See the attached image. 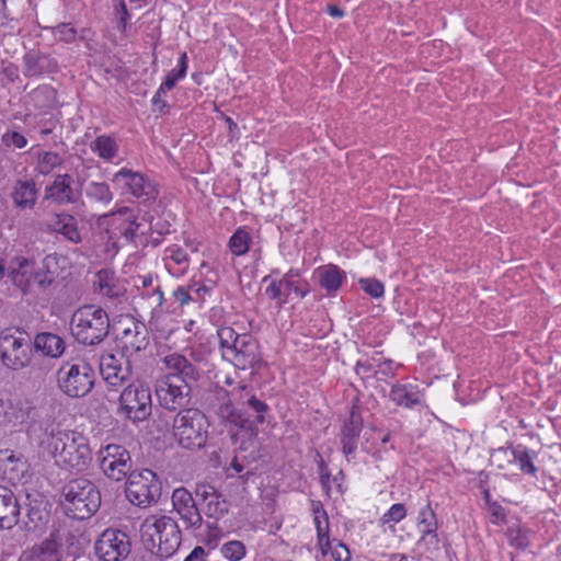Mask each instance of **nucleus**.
Here are the masks:
<instances>
[{
    "label": "nucleus",
    "instance_id": "72a5a7b5",
    "mask_svg": "<svg viewBox=\"0 0 561 561\" xmlns=\"http://www.w3.org/2000/svg\"><path fill=\"white\" fill-rule=\"evenodd\" d=\"M236 402L244 403L256 413V423H263L265 421L264 413L267 411V405L259 400L255 396L251 394V388L244 383L238 386L229 392Z\"/></svg>",
    "mask_w": 561,
    "mask_h": 561
},
{
    "label": "nucleus",
    "instance_id": "f03ea898",
    "mask_svg": "<svg viewBox=\"0 0 561 561\" xmlns=\"http://www.w3.org/2000/svg\"><path fill=\"white\" fill-rule=\"evenodd\" d=\"M141 541L151 553L161 559L172 557L181 545V531L178 523L170 516L152 514L140 525Z\"/></svg>",
    "mask_w": 561,
    "mask_h": 561
},
{
    "label": "nucleus",
    "instance_id": "6e6552de",
    "mask_svg": "<svg viewBox=\"0 0 561 561\" xmlns=\"http://www.w3.org/2000/svg\"><path fill=\"white\" fill-rule=\"evenodd\" d=\"M262 282L267 284L264 290L265 296L276 301L279 307L288 302L291 294L298 298H305L310 293V285L298 268H290L280 278L273 277L272 273L264 276Z\"/></svg>",
    "mask_w": 561,
    "mask_h": 561
},
{
    "label": "nucleus",
    "instance_id": "58836bf2",
    "mask_svg": "<svg viewBox=\"0 0 561 561\" xmlns=\"http://www.w3.org/2000/svg\"><path fill=\"white\" fill-rule=\"evenodd\" d=\"M230 400H234L230 396ZM218 416L227 423L233 424L240 428L252 430L253 423L248 417H245L241 412L236 410L229 401L228 403H224L218 409Z\"/></svg>",
    "mask_w": 561,
    "mask_h": 561
},
{
    "label": "nucleus",
    "instance_id": "412c9836",
    "mask_svg": "<svg viewBox=\"0 0 561 561\" xmlns=\"http://www.w3.org/2000/svg\"><path fill=\"white\" fill-rule=\"evenodd\" d=\"M416 528L420 534V545L424 543L434 549L438 548V523L436 513L430 503L420 508L416 518Z\"/></svg>",
    "mask_w": 561,
    "mask_h": 561
},
{
    "label": "nucleus",
    "instance_id": "2eb2a0df",
    "mask_svg": "<svg viewBox=\"0 0 561 561\" xmlns=\"http://www.w3.org/2000/svg\"><path fill=\"white\" fill-rule=\"evenodd\" d=\"M112 183L122 194L139 199H154L158 195L157 184L149 176L127 168L117 171L112 178Z\"/></svg>",
    "mask_w": 561,
    "mask_h": 561
},
{
    "label": "nucleus",
    "instance_id": "a18cd8bd",
    "mask_svg": "<svg viewBox=\"0 0 561 561\" xmlns=\"http://www.w3.org/2000/svg\"><path fill=\"white\" fill-rule=\"evenodd\" d=\"M85 194L89 198L102 203L104 205L110 204L113 199V194L110 186L104 182H91L85 188Z\"/></svg>",
    "mask_w": 561,
    "mask_h": 561
},
{
    "label": "nucleus",
    "instance_id": "f704fd0d",
    "mask_svg": "<svg viewBox=\"0 0 561 561\" xmlns=\"http://www.w3.org/2000/svg\"><path fill=\"white\" fill-rule=\"evenodd\" d=\"M12 199L16 207L31 209L37 199V190L33 181H18L12 191Z\"/></svg>",
    "mask_w": 561,
    "mask_h": 561
},
{
    "label": "nucleus",
    "instance_id": "ea45409f",
    "mask_svg": "<svg viewBox=\"0 0 561 561\" xmlns=\"http://www.w3.org/2000/svg\"><path fill=\"white\" fill-rule=\"evenodd\" d=\"M511 461L515 463L523 473L530 476L536 474L537 468L534 465L533 455L526 447L518 445L511 448Z\"/></svg>",
    "mask_w": 561,
    "mask_h": 561
},
{
    "label": "nucleus",
    "instance_id": "dca6fc26",
    "mask_svg": "<svg viewBox=\"0 0 561 561\" xmlns=\"http://www.w3.org/2000/svg\"><path fill=\"white\" fill-rule=\"evenodd\" d=\"M8 277L23 294L42 290L38 264L26 256H13L7 266Z\"/></svg>",
    "mask_w": 561,
    "mask_h": 561
},
{
    "label": "nucleus",
    "instance_id": "de8ad7c7",
    "mask_svg": "<svg viewBox=\"0 0 561 561\" xmlns=\"http://www.w3.org/2000/svg\"><path fill=\"white\" fill-rule=\"evenodd\" d=\"M229 511V503L220 493L216 494L205 504V513L208 517L220 518Z\"/></svg>",
    "mask_w": 561,
    "mask_h": 561
},
{
    "label": "nucleus",
    "instance_id": "338daca9",
    "mask_svg": "<svg viewBox=\"0 0 561 561\" xmlns=\"http://www.w3.org/2000/svg\"><path fill=\"white\" fill-rule=\"evenodd\" d=\"M382 367L379 373L385 376H393L396 374V366L392 360L383 359L381 363Z\"/></svg>",
    "mask_w": 561,
    "mask_h": 561
},
{
    "label": "nucleus",
    "instance_id": "13d9d810",
    "mask_svg": "<svg viewBox=\"0 0 561 561\" xmlns=\"http://www.w3.org/2000/svg\"><path fill=\"white\" fill-rule=\"evenodd\" d=\"M331 557L334 561H351V552L347 546L340 541L331 546Z\"/></svg>",
    "mask_w": 561,
    "mask_h": 561
},
{
    "label": "nucleus",
    "instance_id": "864d4df0",
    "mask_svg": "<svg viewBox=\"0 0 561 561\" xmlns=\"http://www.w3.org/2000/svg\"><path fill=\"white\" fill-rule=\"evenodd\" d=\"M140 290V297L148 302V308L151 309V311H156L157 309L161 308L163 302V293L160 290V287L156 285V287L148 288L146 290Z\"/></svg>",
    "mask_w": 561,
    "mask_h": 561
},
{
    "label": "nucleus",
    "instance_id": "9d476101",
    "mask_svg": "<svg viewBox=\"0 0 561 561\" xmlns=\"http://www.w3.org/2000/svg\"><path fill=\"white\" fill-rule=\"evenodd\" d=\"M152 412L150 388L142 382H133L119 396L118 413L133 423L147 420Z\"/></svg>",
    "mask_w": 561,
    "mask_h": 561
},
{
    "label": "nucleus",
    "instance_id": "8fccbe9b",
    "mask_svg": "<svg viewBox=\"0 0 561 561\" xmlns=\"http://www.w3.org/2000/svg\"><path fill=\"white\" fill-rule=\"evenodd\" d=\"M27 138L18 130L7 129L1 135V144L10 150L23 149L27 145Z\"/></svg>",
    "mask_w": 561,
    "mask_h": 561
},
{
    "label": "nucleus",
    "instance_id": "c756f323",
    "mask_svg": "<svg viewBox=\"0 0 561 561\" xmlns=\"http://www.w3.org/2000/svg\"><path fill=\"white\" fill-rule=\"evenodd\" d=\"M162 362L165 369L169 371L165 376H179L185 380H196L198 378L196 367L181 354L172 353L165 355Z\"/></svg>",
    "mask_w": 561,
    "mask_h": 561
},
{
    "label": "nucleus",
    "instance_id": "0e129e2a",
    "mask_svg": "<svg viewBox=\"0 0 561 561\" xmlns=\"http://www.w3.org/2000/svg\"><path fill=\"white\" fill-rule=\"evenodd\" d=\"M152 283H153L152 276L149 274L137 276L134 280L135 287H137L138 289H142V290L154 287Z\"/></svg>",
    "mask_w": 561,
    "mask_h": 561
},
{
    "label": "nucleus",
    "instance_id": "0eeeda50",
    "mask_svg": "<svg viewBox=\"0 0 561 561\" xmlns=\"http://www.w3.org/2000/svg\"><path fill=\"white\" fill-rule=\"evenodd\" d=\"M58 387L62 393L70 398H82L88 394L94 385V371L83 362H67L57 371Z\"/></svg>",
    "mask_w": 561,
    "mask_h": 561
},
{
    "label": "nucleus",
    "instance_id": "bb28decb",
    "mask_svg": "<svg viewBox=\"0 0 561 561\" xmlns=\"http://www.w3.org/2000/svg\"><path fill=\"white\" fill-rule=\"evenodd\" d=\"M20 505L13 492L0 485V528L11 529L18 524Z\"/></svg>",
    "mask_w": 561,
    "mask_h": 561
},
{
    "label": "nucleus",
    "instance_id": "20e7f679",
    "mask_svg": "<svg viewBox=\"0 0 561 561\" xmlns=\"http://www.w3.org/2000/svg\"><path fill=\"white\" fill-rule=\"evenodd\" d=\"M209 423L206 415L195 408L180 410L172 421V437L185 449H199L208 438Z\"/></svg>",
    "mask_w": 561,
    "mask_h": 561
},
{
    "label": "nucleus",
    "instance_id": "6e6d98bb",
    "mask_svg": "<svg viewBox=\"0 0 561 561\" xmlns=\"http://www.w3.org/2000/svg\"><path fill=\"white\" fill-rule=\"evenodd\" d=\"M113 11L119 20V23H118L119 30L125 32L126 27H127V23L130 19V14L127 10L125 0H113Z\"/></svg>",
    "mask_w": 561,
    "mask_h": 561
},
{
    "label": "nucleus",
    "instance_id": "a878e982",
    "mask_svg": "<svg viewBox=\"0 0 561 561\" xmlns=\"http://www.w3.org/2000/svg\"><path fill=\"white\" fill-rule=\"evenodd\" d=\"M318 284L328 295H334L346 280V274L337 265L327 264L319 266L313 272Z\"/></svg>",
    "mask_w": 561,
    "mask_h": 561
},
{
    "label": "nucleus",
    "instance_id": "aec40b11",
    "mask_svg": "<svg viewBox=\"0 0 561 561\" xmlns=\"http://www.w3.org/2000/svg\"><path fill=\"white\" fill-rule=\"evenodd\" d=\"M100 373L106 383L117 387L130 375L128 360L122 354H104L100 359Z\"/></svg>",
    "mask_w": 561,
    "mask_h": 561
},
{
    "label": "nucleus",
    "instance_id": "5fc2aeb1",
    "mask_svg": "<svg viewBox=\"0 0 561 561\" xmlns=\"http://www.w3.org/2000/svg\"><path fill=\"white\" fill-rule=\"evenodd\" d=\"M360 288L370 297L379 298L383 296L385 288L383 284L375 278H360L359 279Z\"/></svg>",
    "mask_w": 561,
    "mask_h": 561
},
{
    "label": "nucleus",
    "instance_id": "4c0bfd02",
    "mask_svg": "<svg viewBox=\"0 0 561 561\" xmlns=\"http://www.w3.org/2000/svg\"><path fill=\"white\" fill-rule=\"evenodd\" d=\"M94 285L100 294L110 298L118 297L122 293V287L118 284L114 272L108 270H101L96 274Z\"/></svg>",
    "mask_w": 561,
    "mask_h": 561
},
{
    "label": "nucleus",
    "instance_id": "5701e85b",
    "mask_svg": "<svg viewBox=\"0 0 561 561\" xmlns=\"http://www.w3.org/2000/svg\"><path fill=\"white\" fill-rule=\"evenodd\" d=\"M388 397L394 405L410 410L423 402V393L415 383L396 382L390 387Z\"/></svg>",
    "mask_w": 561,
    "mask_h": 561
},
{
    "label": "nucleus",
    "instance_id": "a19ab883",
    "mask_svg": "<svg viewBox=\"0 0 561 561\" xmlns=\"http://www.w3.org/2000/svg\"><path fill=\"white\" fill-rule=\"evenodd\" d=\"M251 242L250 232L245 228L240 227L230 237L228 248L233 255L242 256L248 253Z\"/></svg>",
    "mask_w": 561,
    "mask_h": 561
},
{
    "label": "nucleus",
    "instance_id": "3c124183",
    "mask_svg": "<svg viewBox=\"0 0 561 561\" xmlns=\"http://www.w3.org/2000/svg\"><path fill=\"white\" fill-rule=\"evenodd\" d=\"M407 516V508L401 503L392 504L389 510L381 516L380 524L386 526L389 525L393 528L396 524L404 519Z\"/></svg>",
    "mask_w": 561,
    "mask_h": 561
},
{
    "label": "nucleus",
    "instance_id": "e2e57ef3",
    "mask_svg": "<svg viewBox=\"0 0 561 561\" xmlns=\"http://www.w3.org/2000/svg\"><path fill=\"white\" fill-rule=\"evenodd\" d=\"M220 534L218 531V529H214V530H210L206 538H205V545L208 547L209 550H215L218 545H219V540H220Z\"/></svg>",
    "mask_w": 561,
    "mask_h": 561
},
{
    "label": "nucleus",
    "instance_id": "c03bdc74",
    "mask_svg": "<svg viewBox=\"0 0 561 561\" xmlns=\"http://www.w3.org/2000/svg\"><path fill=\"white\" fill-rule=\"evenodd\" d=\"M187 68V55L186 53H182L176 67L172 69L162 81L161 90H172L180 80L185 78Z\"/></svg>",
    "mask_w": 561,
    "mask_h": 561
},
{
    "label": "nucleus",
    "instance_id": "e433bc0d",
    "mask_svg": "<svg viewBox=\"0 0 561 561\" xmlns=\"http://www.w3.org/2000/svg\"><path fill=\"white\" fill-rule=\"evenodd\" d=\"M24 62L26 75L31 77L53 72L57 68L56 60L46 55L27 54Z\"/></svg>",
    "mask_w": 561,
    "mask_h": 561
},
{
    "label": "nucleus",
    "instance_id": "69168bd1",
    "mask_svg": "<svg viewBox=\"0 0 561 561\" xmlns=\"http://www.w3.org/2000/svg\"><path fill=\"white\" fill-rule=\"evenodd\" d=\"M208 553L203 547H195L184 561H206Z\"/></svg>",
    "mask_w": 561,
    "mask_h": 561
},
{
    "label": "nucleus",
    "instance_id": "f3484780",
    "mask_svg": "<svg viewBox=\"0 0 561 561\" xmlns=\"http://www.w3.org/2000/svg\"><path fill=\"white\" fill-rule=\"evenodd\" d=\"M96 557L102 561H123L130 553V541L119 529H105L94 545Z\"/></svg>",
    "mask_w": 561,
    "mask_h": 561
},
{
    "label": "nucleus",
    "instance_id": "37998d69",
    "mask_svg": "<svg viewBox=\"0 0 561 561\" xmlns=\"http://www.w3.org/2000/svg\"><path fill=\"white\" fill-rule=\"evenodd\" d=\"M62 157L57 152L53 151H39L37 153V160L35 164V171L39 174L48 175L56 168L62 164Z\"/></svg>",
    "mask_w": 561,
    "mask_h": 561
},
{
    "label": "nucleus",
    "instance_id": "79ce46f5",
    "mask_svg": "<svg viewBox=\"0 0 561 561\" xmlns=\"http://www.w3.org/2000/svg\"><path fill=\"white\" fill-rule=\"evenodd\" d=\"M30 100L36 108L46 110L54 105L56 91L50 85H39L30 93Z\"/></svg>",
    "mask_w": 561,
    "mask_h": 561
},
{
    "label": "nucleus",
    "instance_id": "c9c22d12",
    "mask_svg": "<svg viewBox=\"0 0 561 561\" xmlns=\"http://www.w3.org/2000/svg\"><path fill=\"white\" fill-rule=\"evenodd\" d=\"M90 149L100 159L110 162L117 156L119 146L115 137L100 135L90 142Z\"/></svg>",
    "mask_w": 561,
    "mask_h": 561
},
{
    "label": "nucleus",
    "instance_id": "09e8293b",
    "mask_svg": "<svg viewBox=\"0 0 561 561\" xmlns=\"http://www.w3.org/2000/svg\"><path fill=\"white\" fill-rule=\"evenodd\" d=\"M221 556L228 561H240L245 557V546L240 540H230L220 547Z\"/></svg>",
    "mask_w": 561,
    "mask_h": 561
},
{
    "label": "nucleus",
    "instance_id": "680f3d73",
    "mask_svg": "<svg viewBox=\"0 0 561 561\" xmlns=\"http://www.w3.org/2000/svg\"><path fill=\"white\" fill-rule=\"evenodd\" d=\"M173 297L180 306L187 305L192 300L188 289H186L185 287H179L178 289H175L173 291Z\"/></svg>",
    "mask_w": 561,
    "mask_h": 561
},
{
    "label": "nucleus",
    "instance_id": "9b49d317",
    "mask_svg": "<svg viewBox=\"0 0 561 561\" xmlns=\"http://www.w3.org/2000/svg\"><path fill=\"white\" fill-rule=\"evenodd\" d=\"M107 234L112 241L111 249H107V256L113 257L118 250L117 239L123 237L126 241H131L144 225V219L139 218L134 209L128 207L119 208L106 216Z\"/></svg>",
    "mask_w": 561,
    "mask_h": 561
},
{
    "label": "nucleus",
    "instance_id": "774afa93",
    "mask_svg": "<svg viewBox=\"0 0 561 561\" xmlns=\"http://www.w3.org/2000/svg\"><path fill=\"white\" fill-rule=\"evenodd\" d=\"M184 244L192 253H196L199 251L201 242L195 239L185 238Z\"/></svg>",
    "mask_w": 561,
    "mask_h": 561
},
{
    "label": "nucleus",
    "instance_id": "603ef678",
    "mask_svg": "<svg viewBox=\"0 0 561 561\" xmlns=\"http://www.w3.org/2000/svg\"><path fill=\"white\" fill-rule=\"evenodd\" d=\"M490 492H484V500L488 505V512L490 514V522L494 525H503L506 522L505 510L495 501H491Z\"/></svg>",
    "mask_w": 561,
    "mask_h": 561
},
{
    "label": "nucleus",
    "instance_id": "b1692460",
    "mask_svg": "<svg viewBox=\"0 0 561 561\" xmlns=\"http://www.w3.org/2000/svg\"><path fill=\"white\" fill-rule=\"evenodd\" d=\"M162 261L168 273L174 277L184 276L190 268L187 252L179 244H171L163 250Z\"/></svg>",
    "mask_w": 561,
    "mask_h": 561
},
{
    "label": "nucleus",
    "instance_id": "423d86ee",
    "mask_svg": "<svg viewBox=\"0 0 561 561\" xmlns=\"http://www.w3.org/2000/svg\"><path fill=\"white\" fill-rule=\"evenodd\" d=\"M108 316L100 307L83 306L77 309L70 321V330L75 339L85 345H94L103 341L108 333Z\"/></svg>",
    "mask_w": 561,
    "mask_h": 561
},
{
    "label": "nucleus",
    "instance_id": "f8f14e48",
    "mask_svg": "<svg viewBox=\"0 0 561 561\" xmlns=\"http://www.w3.org/2000/svg\"><path fill=\"white\" fill-rule=\"evenodd\" d=\"M125 493L134 505L142 507L151 505L160 496V483L156 473L149 469L130 472L127 477Z\"/></svg>",
    "mask_w": 561,
    "mask_h": 561
},
{
    "label": "nucleus",
    "instance_id": "052dcab7",
    "mask_svg": "<svg viewBox=\"0 0 561 561\" xmlns=\"http://www.w3.org/2000/svg\"><path fill=\"white\" fill-rule=\"evenodd\" d=\"M196 494L201 496L206 504L209 501V499L218 494V492L215 490L214 486L206 483H201L197 484L196 486Z\"/></svg>",
    "mask_w": 561,
    "mask_h": 561
},
{
    "label": "nucleus",
    "instance_id": "c85d7f7f",
    "mask_svg": "<svg viewBox=\"0 0 561 561\" xmlns=\"http://www.w3.org/2000/svg\"><path fill=\"white\" fill-rule=\"evenodd\" d=\"M33 413L32 402L25 398H14L8 400L3 417L7 424L19 426L26 423Z\"/></svg>",
    "mask_w": 561,
    "mask_h": 561
},
{
    "label": "nucleus",
    "instance_id": "bf43d9fd",
    "mask_svg": "<svg viewBox=\"0 0 561 561\" xmlns=\"http://www.w3.org/2000/svg\"><path fill=\"white\" fill-rule=\"evenodd\" d=\"M383 358L380 354L374 353V355L363 358V363L360 364V367L367 366L368 369H371L374 374H378L380 368L382 367Z\"/></svg>",
    "mask_w": 561,
    "mask_h": 561
},
{
    "label": "nucleus",
    "instance_id": "4be33fe9",
    "mask_svg": "<svg viewBox=\"0 0 561 561\" xmlns=\"http://www.w3.org/2000/svg\"><path fill=\"white\" fill-rule=\"evenodd\" d=\"M45 195L57 204H72L80 197V190L73 185L69 174H59L54 182L46 186Z\"/></svg>",
    "mask_w": 561,
    "mask_h": 561
},
{
    "label": "nucleus",
    "instance_id": "1a4fd4ad",
    "mask_svg": "<svg viewBox=\"0 0 561 561\" xmlns=\"http://www.w3.org/2000/svg\"><path fill=\"white\" fill-rule=\"evenodd\" d=\"M0 359L10 369L18 370L31 362L28 336L18 329H4L0 332Z\"/></svg>",
    "mask_w": 561,
    "mask_h": 561
},
{
    "label": "nucleus",
    "instance_id": "49530a36",
    "mask_svg": "<svg viewBox=\"0 0 561 561\" xmlns=\"http://www.w3.org/2000/svg\"><path fill=\"white\" fill-rule=\"evenodd\" d=\"M312 512H313V522L316 525L317 535H318L319 541L322 542L323 539L329 538L328 515H327V512L324 511L321 503H313Z\"/></svg>",
    "mask_w": 561,
    "mask_h": 561
},
{
    "label": "nucleus",
    "instance_id": "473e14b6",
    "mask_svg": "<svg viewBox=\"0 0 561 561\" xmlns=\"http://www.w3.org/2000/svg\"><path fill=\"white\" fill-rule=\"evenodd\" d=\"M49 227L53 231L62 234L67 240L79 243L81 242V234L78 229L77 219L70 214L56 215Z\"/></svg>",
    "mask_w": 561,
    "mask_h": 561
},
{
    "label": "nucleus",
    "instance_id": "7c9ffc66",
    "mask_svg": "<svg viewBox=\"0 0 561 561\" xmlns=\"http://www.w3.org/2000/svg\"><path fill=\"white\" fill-rule=\"evenodd\" d=\"M363 422L359 415L351 413L348 421L344 424L341 434L342 451L348 459L357 449Z\"/></svg>",
    "mask_w": 561,
    "mask_h": 561
},
{
    "label": "nucleus",
    "instance_id": "2f4dec72",
    "mask_svg": "<svg viewBox=\"0 0 561 561\" xmlns=\"http://www.w3.org/2000/svg\"><path fill=\"white\" fill-rule=\"evenodd\" d=\"M34 347L45 356L57 358L65 352V342L57 334L42 332L35 336Z\"/></svg>",
    "mask_w": 561,
    "mask_h": 561
},
{
    "label": "nucleus",
    "instance_id": "f257e3e1",
    "mask_svg": "<svg viewBox=\"0 0 561 561\" xmlns=\"http://www.w3.org/2000/svg\"><path fill=\"white\" fill-rule=\"evenodd\" d=\"M46 449L60 468L69 471L82 472L92 461L89 437L78 430L51 428Z\"/></svg>",
    "mask_w": 561,
    "mask_h": 561
},
{
    "label": "nucleus",
    "instance_id": "ddd939ff",
    "mask_svg": "<svg viewBox=\"0 0 561 561\" xmlns=\"http://www.w3.org/2000/svg\"><path fill=\"white\" fill-rule=\"evenodd\" d=\"M96 460L103 474L113 481H123L131 471L129 451L119 444H107L96 453Z\"/></svg>",
    "mask_w": 561,
    "mask_h": 561
},
{
    "label": "nucleus",
    "instance_id": "7ed1b4c3",
    "mask_svg": "<svg viewBox=\"0 0 561 561\" xmlns=\"http://www.w3.org/2000/svg\"><path fill=\"white\" fill-rule=\"evenodd\" d=\"M222 358L238 369L254 368L261 362L257 342L247 334H237L230 327L218 329Z\"/></svg>",
    "mask_w": 561,
    "mask_h": 561
},
{
    "label": "nucleus",
    "instance_id": "4468645a",
    "mask_svg": "<svg viewBox=\"0 0 561 561\" xmlns=\"http://www.w3.org/2000/svg\"><path fill=\"white\" fill-rule=\"evenodd\" d=\"M159 404L169 411L182 410L190 403L191 387L187 380L179 376H163L156 385Z\"/></svg>",
    "mask_w": 561,
    "mask_h": 561
},
{
    "label": "nucleus",
    "instance_id": "6ab92c4d",
    "mask_svg": "<svg viewBox=\"0 0 561 561\" xmlns=\"http://www.w3.org/2000/svg\"><path fill=\"white\" fill-rule=\"evenodd\" d=\"M175 512L187 527L198 528L202 525V515L196 506L192 493L181 486L176 488L171 496Z\"/></svg>",
    "mask_w": 561,
    "mask_h": 561
},
{
    "label": "nucleus",
    "instance_id": "a211bd4d",
    "mask_svg": "<svg viewBox=\"0 0 561 561\" xmlns=\"http://www.w3.org/2000/svg\"><path fill=\"white\" fill-rule=\"evenodd\" d=\"M67 531L56 528L47 538L22 554L21 561H60Z\"/></svg>",
    "mask_w": 561,
    "mask_h": 561
},
{
    "label": "nucleus",
    "instance_id": "4d7b16f0",
    "mask_svg": "<svg viewBox=\"0 0 561 561\" xmlns=\"http://www.w3.org/2000/svg\"><path fill=\"white\" fill-rule=\"evenodd\" d=\"M54 36L65 43H71L77 37V31L70 23H61L55 27Z\"/></svg>",
    "mask_w": 561,
    "mask_h": 561
},
{
    "label": "nucleus",
    "instance_id": "39448f33",
    "mask_svg": "<svg viewBox=\"0 0 561 561\" xmlns=\"http://www.w3.org/2000/svg\"><path fill=\"white\" fill-rule=\"evenodd\" d=\"M66 514L76 519H85L94 514L101 505V494L88 479L69 481L62 490Z\"/></svg>",
    "mask_w": 561,
    "mask_h": 561
},
{
    "label": "nucleus",
    "instance_id": "cd10ccee",
    "mask_svg": "<svg viewBox=\"0 0 561 561\" xmlns=\"http://www.w3.org/2000/svg\"><path fill=\"white\" fill-rule=\"evenodd\" d=\"M25 472V462L20 454L12 450H0V476L11 483L21 480Z\"/></svg>",
    "mask_w": 561,
    "mask_h": 561
},
{
    "label": "nucleus",
    "instance_id": "393cba45",
    "mask_svg": "<svg viewBox=\"0 0 561 561\" xmlns=\"http://www.w3.org/2000/svg\"><path fill=\"white\" fill-rule=\"evenodd\" d=\"M68 265L66 256L60 254H48L38 264L42 290L48 288L56 278L60 277Z\"/></svg>",
    "mask_w": 561,
    "mask_h": 561
}]
</instances>
